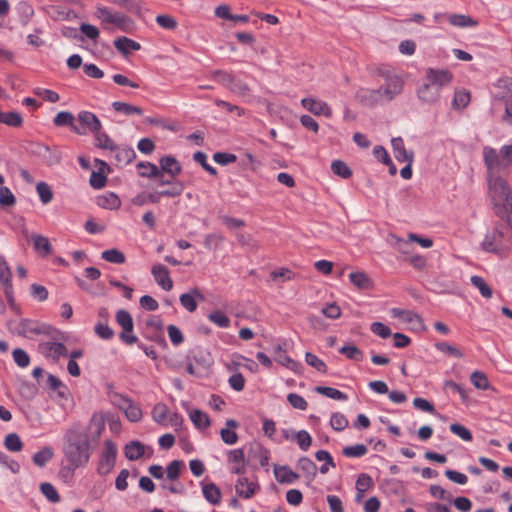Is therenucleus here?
<instances>
[{
	"label": "nucleus",
	"instance_id": "obj_6",
	"mask_svg": "<svg viewBox=\"0 0 512 512\" xmlns=\"http://www.w3.org/2000/svg\"><path fill=\"white\" fill-rule=\"evenodd\" d=\"M17 334L26 338H31L34 335H48L56 338L55 334H60V331L45 323L31 319H23L18 325Z\"/></svg>",
	"mask_w": 512,
	"mask_h": 512
},
{
	"label": "nucleus",
	"instance_id": "obj_22",
	"mask_svg": "<svg viewBox=\"0 0 512 512\" xmlns=\"http://www.w3.org/2000/svg\"><path fill=\"white\" fill-rule=\"evenodd\" d=\"M391 145H392L394 156L397 161L404 162V161L413 159V153L408 152L405 149L404 141L401 137L392 138Z\"/></svg>",
	"mask_w": 512,
	"mask_h": 512
},
{
	"label": "nucleus",
	"instance_id": "obj_52",
	"mask_svg": "<svg viewBox=\"0 0 512 512\" xmlns=\"http://www.w3.org/2000/svg\"><path fill=\"white\" fill-rule=\"evenodd\" d=\"M16 204V197L7 186L0 185V208L12 207Z\"/></svg>",
	"mask_w": 512,
	"mask_h": 512
},
{
	"label": "nucleus",
	"instance_id": "obj_12",
	"mask_svg": "<svg viewBox=\"0 0 512 512\" xmlns=\"http://www.w3.org/2000/svg\"><path fill=\"white\" fill-rule=\"evenodd\" d=\"M425 80L441 92L451 82L452 74L445 69L429 68L426 70Z\"/></svg>",
	"mask_w": 512,
	"mask_h": 512
},
{
	"label": "nucleus",
	"instance_id": "obj_24",
	"mask_svg": "<svg viewBox=\"0 0 512 512\" xmlns=\"http://www.w3.org/2000/svg\"><path fill=\"white\" fill-rule=\"evenodd\" d=\"M31 241L33 243L35 251L39 255L46 257L52 252V246L47 237L40 234H32Z\"/></svg>",
	"mask_w": 512,
	"mask_h": 512
},
{
	"label": "nucleus",
	"instance_id": "obj_50",
	"mask_svg": "<svg viewBox=\"0 0 512 512\" xmlns=\"http://www.w3.org/2000/svg\"><path fill=\"white\" fill-rule=\"evenodd\" d=\"M331 171L335 175H337L343 179H348L352 175L351 169L348 167V165L345 162H343L341 160L332 161Z\"/></svg>",
	"mask_w": 512,
	"mask_h": 512
},
{
	"label": "nucleus",
	"instance_id": "obj_21",
	"mask_svg": "<svg viewBox=\"0 0 512 512\" xmlns=\"http://www.w3.org/2000/svg\"><path fill=\"white\" fill-rule=\"evenodd\" d=\"M203 497L212 505H217L221 501V491L214 483L201 482Z\"/></svg>",
	"mask_w": 512,
	"mask_h": 512
},
{
	"label": "nucleus",
	"instance_id": "obj_43",
	"mask_svg": "<svg viewBox=\"0 0 512 512\" xmlns=\"http://www.w3.org/2000/svg\"><path fill=\"white\" fill-rule=\"evenodd\" d=\"M470 102V93L466 90H458L454 93L452 107L456 110L464 109Z\"/></svg>",
	"mask_w": 512,
	"mask_h": 512
},
{
	"label": "nucleus",
	"instance_id": "obj_48",
	"mask_svg": "<svg viewBox=\"0 0 512 512\" xmlns=\"http://www.w3.org/2000/svg\"><path fill=\"white\" fill-rule=\"evenodd\" d=\"M123 412L130 422H139L143 415L141 408L133 400H131Z\"/></svg>",
	"mask_w": 512,
	"mask_h": 512
},
{
	"label": "nucleus",
	"instance_id": "obj_34",
	"mask_svg": "<svg viewBox=\"0 0 512 512\" xmlns=\"http://www.w3.org/2000/svg\"><path fill=\"white\" fill-rule=\"evenodd\" d=\"M137 168L140 170L141 177L158 178L161 176L160 169L151 162H139Z\"/></svg>",
	"mask_w": 512,
	"mask_h": 512
},
{
	"label": "nucleus",
	"instance_id": "obj_1",
	"mask_svg": "<svg viewBox=\"0 0 512 512\" xmlns=\"http://www.w3.org/2000/svg\"><path fill=\"white\" fill-rule=\"evenodd\" d=\"M62 452L69 472L74 473L77 468L85 466L90 459L88 434L77 426L67 430Z\"/></svg>",
	"mask_w": 512,
	"mask_h": 512
},
{
	"label": "nucleus",
	"instance_id": "obj_17",
	"mask_svg": "<svg viewBox=\"0 0 512 512\" xmlns=\"http://www.w3.org/2000/svg\"><path fill=\"white\" fill-rule=\"evenodd\" d=\"M258 488V484L252 480H249L247 477H240L235 484L237 495L244 499L251 498L256 493Z\"/></svg>",
	"mask_w": 512,
	"mask_h": 512
},
{
	"label": "nucleus",
	"instance_id": "obj_54",
	"mask_svg": "<svg viewBox=\"0 0 512 512\" xmlns=\"http://www.w3.org/2000/svg\"><path fill=\"white\" fill-rule=\"evenodd\" d=\"M43 158L48 166H55L61 162L62 155L58 149H51L48 146H44Z\"/></svg>",
	"mask_w": 512,
	"mask_h": 512
},
{
	"label": "nucleus",
	"instance_id": "obj_39",
	"mask_svg": "<svg viewBox=\"0 0 512 512\" xmlns=\"http://www.w3.org/2000/svg\"><path fill=\"white\" fill-rule=\"evenodd\" d=\"M0 123L6 124L10 127H20L23 124L22 116L14 111L3 112L0 114Z\"/></svg>",
	"mask_w": 512,
	"mask_h": 512
},
{
	"label": "nucleus",
	"instance_id": "obj_44",
	"mask_svg": "<svg viewBox=\"0 0 512 512\" xmlns=\"http://www.w3.org/2000/svg\"><path fill=\"white\" fill-rule=\"evenodd\" d=\"M470 281H471L472 285L475 286L479 290L480 294L484 298L489 299L492 297V289L486 283V281L484 280L483 277L478 276V275H473L471 277Z\"/></svg>",
	"mask_w": 512,
	"mask_h": 512
},
{
	"label": "nucleus",
	"instance_id": "obj_58",
	"mask_svg": "<svg viewBox=\"0 0 512 512\" xmlns=\"http://www.w3.org/2000/svg\"><path fill=\"white\" fill-rule=\"evenodd\" d=\"M209 321L214 323L220 328H228L230 326V319L222 311L216 310L208 315Z\"/></svg>",
	"mask_w": 512,
	"mask_h": 512
},
{
	"label": "nucleus",
	"instance_id": "obj_33",
	"mask_svg": "<svg viewBox=\"0 0 512 512\" xmlns=\"http://www.w3.org/2000/svg\"><path fill=\"white\" fill-rule=\"evenodd\" d=\"M434 347L436 348L437 351L444 353L445 355H448V356H451V357H454L457 359H461L464 357L463 352L458 347H456L455 345H452L448 342H444V341L436 342L434 344Z\"/></svg>",
	"mask_w": 512,
	"mask_h": 512
},
{
	"label": "nucleus",
	"instance_id": "obj_63",
	"mask_svg": "<svg viewBox=\"0 0 512 512\" xmlns=\"http://www.w3.org/2000/svg\"><path fill=\"white\" fill-rule=\"evenodd\" d=\"M167 333H168V337H169L171 343L174 346H179L180 344L183 343V341H184L183 333L176 325H173V324L168 325Z\"/></svg>",
	"mask_w": 512,
	"mask_h": 512
},
{
	"label": "nucleus",
	"instance_id": "obj_15",
	"mask_svg": "<svg viewBox=\"0 0 512 512\" xmlns=\"http://www.w3.org/2000/svg\"><path fill=\"white\" fill-rule=\"evenodd\" d=\"M441 96V92L437 90L434 86L425 82L419 86L417 89V97L418 99L425 104H434L436 103Z\"/></svg>",
	"mask_w": 512,
	"mask_h": 512
},
{
	"label": "nucleus",
	"instance_id": "obj_56",
	"mask_svg": "<svg viewBox=\"0 0 512 512\" xmlns=\"http://www.w3.org/2000/svg\"><path fill=\"white\" fill-rule=\"evenodd\" d=\"M152 419L158 424H164L168 416V407L164 403H157L151 412Z\"/></svg>",
	"mask_w": 512,
	"mask_h": 512
},
{
	"label": "nucleus",
	"instance_id": "obj_14",
	"mask_svg": "<svg viewBox=\"0 0 512 512\" xmlns=\"http://www.w3.org/2000/svg\"><path fill=\"white\" fill-rule=\"evenodd\" d=\"M302 106L307 109L309 112L314 115H323L325 117H330L332 115V110L328 106L326 102L321 100H317L314 98H303L301 100Z\"/></svg>",
	"mask_w": 512,
	"mask_h": 512
},
{
	"label": "nucleus",
	"instance_id": "obj_64",
	"mask_svg": "<svg viewBox=\"0 0 512 512\" xmlns=\"http://www.w3.org/2000/svg\"><path fill=\"white\" fill-rule=\"evenodd\" d=\"M305 361L309 366L315 368L318 372H326V364L315 354L307 352L305 354Z\"/></svg>",
	"mask_w": 512,
	"mask_h": 512
},
{
	"label": "nucleus",
	"instance_id": "obj_62",
	"mask_svg": "<svg viewBox=\"0 0 512 512\" xmlns=\"http://www.w3.org/2000/svg\"><path fill=\"white\" fill-rule=\"evenodd\" d=\"M12 357L14 362L21 368H26L30 364V356L21 348L14 349Z\"/></svg>",
	"mask_w": 512,
	"mask_h": 512
},
{
	"label": "nucleus",
	"instance_id": "obj_32",
	"mask_svg": "<svg viewBox=\"0 0 512 512\" xmlns=\"http://www.w3.org/2000/svg\"><path fill=\"white\" fill-rule=\"evenodd\" d=\"M449 22L452 26L460 28L476 27L478 25L476 20L463 14H451L449 16Z\"/></svg>",
	"mask_w": 512,
	"mask_h": 512
},
{
	"label": "nucleus",
	"instance_id": "obj_30",
	"mask_svg": "<svg viewBox=\"0 0 512 512\" xmlns=\"http://www.w3.org/2000/svg\"><path fill=\"white\" fill-rule=\"evenodd\" d=\"M112 108L116 112H119L126 116H132L134 114L141 116L143 114V110L140 107L126 102L115 101L112 103Z\"/></svg>",
	"mask_w": 512,
	"mask_h": 512
},
{
	"label": "nucleus",
	"instance_id": "obj_25",
	"mask_svg": "<svg viewBox=\"0 0 512 512\" xmlns=\"http://www.w3.org/2000/svg\"><path fill=\"white\" fill-rule=\"evenodd\" d=\"M391 314L394 318H398L406 323L422 325L423 322L421 316L411 310L393 308Z\"/></svg>",
	"mask_w": 512,
	"mask_h": 512
},
{
	"label": "nucleus",
	"instance_id": "obj_10",
	"mask_svg": "<svg viewBox=\"0 0 512 512\" xmlns=\"http://www.w3.org/2000/svg\"><path fill=\"white\" fill-rule=\"evenodd\" d=\"M483 161L487 168V175H497L496 171L507 169L498 151L490 146L483 148Z\"/></svg>",
	"mask_w": 512,
	"mask_h": 512
},
{
	"label": "nucleus",
	"instance_id": "obj_11",
	"mask_svg": "<svg viewBox=\"0 0 512 512\" xmlns=\"http://www.w3.org/2000/svg\"><path fill=\"white\" fill-rule=\"evenodd\" d=\"M12 272L3 255L0 254V285L3 287L6 299L10 305L14 302L12 287Z\"/></svg>",
	"mask_w": 512,
	"mask_h": 512
},
{
	"label": "nucleus",
	"instance_id": "obj_8",
	"mask_svg": "<svg viewBox=\"0 0 512 512\" xmlns=\"http://www.w3.org/2000/svg\"><path fill=\"white\" fill-rule=\"evenodd\" d=\"M77 119L79 125L73 126V131L79 135H85L88 132L94 134L102 128L99 118L90 111L79 112Z\"/></svg>",
	"mask_w": 512,
	"mask_h": 512
},
{
	"label": "nucleus",
	"instance_id": "obj_31",
	"mask_svg": "<svg viewBox=\"0 0 512 512\" xmlns=\"http://www.w3.org/2000/svg\"><path fill=\"white\" fill-rule=\"evenodd\" d=\"M53 456V449L49 446H46L33 455L32 461L36 466L42 468L47 465V463L53 458Z\"/></svg>",
	"mask_w": 512,
	"mask_h": 512
},
{
	"label": "nucleus",
	"instance_id": "obj_38",
	"mask_svg": "<svg viewBox=\"0 0 512 512\" xmlns=\"http://www.w3.org/2000/svg\"><path fill=\"white\" fill-rule=\"evenodd\" d=\"M112 151L115 152V158L122 165L129 164L135 157V151L129 147L117 146V149Z\"/></svg>",
	"mask_w": 512,
	"mask_h": 512
},
{
	"label": "nucleus",
	"instance_id": "obj_41",
	"mask_svg": "<svg viewBox=\"0 0 512 512\" xmlns=\"http://www.w3.org/2000/svg\"><path fill=\"white\" fill-rule=\"evenodd\" d=\"M36 192L43 205H47L53 199V191L46 182H39L36 184Z\"/></svg>",
	"mask_w": 512,
	"mask_h": 512
},
{
	"label": "nucleus",
	"instance_id": "obj_29",
	"mask_svg": "<svg viewBox=\"0 0 512 512\" xmlns=\"http://www.w3.org/2000/svg\"><path fill=\"white\" fill-rule=\"evenodd\" d=\"M189 418L198 429H206L210 426V418L207 413L200 409H191L189 412Z\"/></svg>",
	"mask_w": 512,
	"mask_h": 512
},
{
	"label": "nucleus",
	"instance_id": "obj_42",
	"mask_svg": "<svg viewBox=\"0 0 512 512\" xmlns=\"http://www.w3.org/2000/svg\"><path fill=\"white\" fill-rule=\"evenodd\" d=\"M96 146L101 149L115 150L117 149V145L114 141L104 132L98 130V132L94 133Z\"/></svg>",
	"mask_w": 512,
	"mask_h": 512
},
{
	"label": "nucleus",
	"instance_id": "obj_40",
	"mask_svg": "<svg viewBox=\"0 0 512 512\" xmlns=\"http://www.w3.org/2000/svg\"><path fill=\"white\" fill-rule=\"evenodd\" d=\"M116 321L125 332H133L134 324L130 313L126 310H119L116 313Z\"/></svg>",
	"mask_w": 512,
	"mask_h": 512
},
{
	"label": "nucleus",
	"instance_id": "obj_26",
	"mask_svg": "<svg viewBox=\"0 0 512 512\" xmlns=\"http://www.w3.org/2000/svg\"><path fill=\"white\" fill-rule=\"evenodd\" d=\"M274 474L277 481L283 484H293L299 478L298 474L288 466H276Z\"/></svg>",
	"mask_w": 512,
	"mask_h": 512
},
{
	"label": "nucleus",
	"instance_id": "obj_2",
	"mask_svg": "<svg viewBox=\"0 0 512 512\" xmlns=\"http://www.w3.org/2000/svg\"><path fill=\"white\" fill-rule=\"evenodd\" d=\"M379 75L383 83L377 89L362 88L357 92V98L367 106L390 102L403 91L404 81L399 75L388 69H380Z\"/></svg>",
	"mask_w": 512,
	"mask_h": 512
},
{
	"label": "nucleus",
	"instance_id": "obj_46",
	"mask_svg": "<svg viewBox=\"0 0 512 512\" xmlns=\"http://www.w3.org/2000/svg\"><path fill=\"white\" fill-rule=\"evenodd\" d=\"M297 468L310 477H314L317 472L316 464L308 457H301L297 462Z\"/></svg>",
	"mask_w": 512,
	"mask_h": 512
},
{
	"label": "nucleus",
	"instance_id": "obj_9",
	"mask_svg": "<svg viewBox=\"0 0 512 512\" xmlns=\"http://www.w3.org/2000/svg\"><path fill=\"white\" fill-rule=\"evenodd\" d=\"M60 334H55V337H52L54 341H43L38 345V351L46 358H50L54 361H57L60 357L65 356L67 354L66 346L56 341Z\"/></svg>",
	"mask_w": 512,
	"mask_h": 512
},
{
	"label": "nucleus",
	"instance_id": "obj_13",
	"mask_svg": "<svg viewBox=\"0 0 512 512\" xmlns=\"http://www.w3.org/2000/svg\"><path fill=\"white\" fill-rule=\"evenodd\" d=\"M151 273L155 282L165 291H170L173 288V281L170 277L169 270L163 264H155L152 266Z\"/></svg>",
	"mask_w": 512,
	"mask_h": 512
},
{
	"label": "nucleus",
	"instance_id": "obj_49",
	"mask_svg": "<svg viewBox=\"0 0 512 512\" xmlns=\"http://www.w3.org/2000/svg\"><path fill=\"white\" fill-rule=\"evenodd\" d=\"M75 117L71 112L61 111L59 112L53 119V123L55 126H70L73 129Z\"/></svg>",
	"mask_w": 512,
	"mask_h": 512
},
{
	"label": "nucleus",
	"instance_id": "obj_5",
	"mask_svg": "<svg viewBox=\"0 0 512 512\" xmlns=\"http://www.w3.org/2000/svg\"><path fill=\"white\" fill-rule=\"evenodd\" d=\"M507 222L505 224L496 225V227L488 231L481 243V247L486 252L499 253L506 247V243L511 242V237L505 232L508 229ZM512 229V226L510 227Z\"/></svg>",
	"mask_w": 512,
	"mask_h": 512
},
{
	"label": "nucleus",
	"instance_id": "obj_61",
	"mask_svg": "<svg viewBox=\"0 0 512 512\" xmlns=\"http://www.w3.org/2000/svg\"><path fill=\"white\" fill-rule=\"evenodd\" d=\"M330 425L335 431H343L348 426V420L344 414L335 412L331 415Z\"/></svg>",
	"mask_w": 512,
	"mask_h": 512
},
{
	"label": "nucleus",
	"instance_id": "obj_53",
	"mask_svg": "<svg viewBox=\"0 0 512 512\" xmlns=\"http://www.w3.org/2000/svg\"><path fill=\"white\" fill-rule=\"evenodd\" d=\"M470 381L475 388L480 390H487L490 387L486 374L481 371H474L470 376Z\"/></svg>",
	"mask_w": 512,
	"mask_h": 512
},
{
	"label": "nucleus",
	"instance_id": "obj_51",
	"mask_svg": "<svg viewBox=\"0 0 512 512\" xmlns=\"http://www.w3.org/2000/svg\"><path fill=\"white\" fill-rule=\"evenodd\" d=\"M368 448L364 444H356L352 446H346L342 453L348 458H360L366 455Z\"/></svg>",
	"mask_w": 512,
	"mask_h": 512
},
{
	"label": "nucleus",
	"instance_id": "obj_35",
	"mask_svg": "<svg viewBox=\"0 0 512 512\" xmlns=\"http://www.w3.org/2000/svg\"><path fill=\"white\" fill-rule=\"evenodd\" d=\"M315 391L333 400L345 401L348 399L345 393L333 387L317 386Z\"/></svg>",
	"mask_w": 512,
	"mask_h": 512
},
{
	"label": "nucleus",
	"instance_id": "obj_55",
	"mask_svg": "<svg viewBox=\"0 0 512 512\" xmlns=\"http://www.w3.org/2000/svg\"><path fill=\"white\" fill-rule=\"evenodd\" d=\"M349 279L357 288L367 289L370 286V279L364 272H352Z\"/></svg>",
	"mask_w": 512,
	"mask_h": 512
},
{
	"label": "nucleus",
	"instance_id": "obj_59",
	"mask_svg": "<svg viewBox=\"0 0 512 512\" xmlns=\"http://www.w3.org/2000/svg\"><path fill=\"white\" fill-rule=\"evenodd\" d=\"M40 491L50 502L58 503L60 501V495L51 483H42L40 485Z\"/></svg>",
	"mask_w": 512,
	"mask_h": 512
},
{
	"label": "nucleus",
	"instance_id": "obj_47",
	"mask_svg": "<svg viewBox=\"0 0 512 512\" xmlns=\"http://www.w3.org/2000/svg\"><path fill=\"white\" fill-rule=\"evenodd\" d=\"M339 353L357 362L362 361L364 357L363 352L355 345H344L339 349Z\"/></svg>",
	"mask_w": 512,
	"mask_h": 512
},
{
	"label": "nucleus",
	"instance_id": "obj_20",
	"mask_svg": "<svg viewBox=\"0 0 512 512\" xmlns=\"http://www.w3.org/2000/svg\"><path fill=\"white\" fill-rule=\"evenodd\" d=\"M277 351H279V355L275 358L276 362L280 365L286 367L291 370L295 374H301L303 371V366L300 362L293 360L286 353L282 352V348L280 345L277 346Z\"/></svg>",
	"mask_w": 512,
	"mask_h": 512
},
{
	"label": "nucleus",
	"instance_id": "obj_57",
	"mask_svg": "<svg viewBox=\"0 0 512 512\" xmlns=\"http://www.w3.org/2000/svg\"><path fill=\"white\" fill-rule=\"evenodd\" d=\"M183 467L184 464L180 460H173L170 462L166 469V479L169 481H177Z\"/></svg>",
	"mask_w": 512,
	"mask_h": 512
},
{
	"label": "nucleus",
	"instance_id": "obj_36",
	"mask_svg": "<svg viewBox=\"0 0 512 512\" xmlns=\"http://www.w3.org/2000/svg\"><path fill=\"white\" fill-rule=\"evenodd\" d=\"M229 81V88L232 92L240 95L246 96L249 93L248 85L243 82L241 79H238L232 75H227Z\"/></svg>",
	"mask_w": 512,
	"mask_h": 512
},
{
	"label": "nucleus",
	"instance_id": "obj_45",
	"mask_svg": "<svg viewBox=\"0 0 512 512\" xmlns=\"http://www.w3.org/2000/svg\"><path fill=\"white\" fill-rule=\"evenodd\" d=\"M5 448L11 452H19L23 449V442L17 433H9L4 440Z\"/></svg>",
	"mask_w": 512,
	"mask_h": 512
},
{
	"label": "nucleus",
	"instance_id": "obj_60",
	"mask_svg": "<svg viewBox=\"0 0 512 512\" xmlns=\"http://www.w3.org/2000/svg\"><path fill=\"white\" fill-rule=\"evenodd\" d=\"M108 397L111 404L121 411H123L132 400L131 398L118 392H111L109 393Z\"/></svg>",
	"mask_w": 512,
	"mask_h": 512
},
{
	"label": "nucleus",
	"instance_id": "obj_16",
	"mask_svg": "<svg viewBox=\"0 0 512 512\" xmlns=\"http://www.w3.org/2000/svg\"><path fill=\"white\" fill-rule=\"evenodd\" d=\"M248 458L265 467L269 464L270 452L262 444L254 442L249 445Z\"/></svg>",
	"mask_w": 512,
	"mask_h": 512
},
{
	"label": "nucleus",
	"instance_id": "obj_28",
	"mask_svg": "<svg viewBox=\"0 0 512 512\" xmlns=\"http://www.w3.org/2000/svg\"><path fill=\"white\" fill-rule=\"evenodd\" d=\"M97 205L103 209L117 210L121 205V201L115 193L108 192L97 198Z\"/></svg>",
	"mask_w": 512,
	"mask_h": 512
},
{
	"label": "nucleus",
	"instance_id": "obj_18",
	"mask_svg": "<svg viewBox=\"0 0 512 512\" xmlns=\"http://www.w3.org/2000/svg\"><path fill=\"white\" fill-rule=\"evenodd\" d=\"M146 449H149L151 455L153 451L150 447H146L140 441L133 440L125 445L124 454L128 460L135 461L145 455Z\"/></svg>",
	"mask_w": 512,
	"mask_h": 512
},
{
	"label": "nucleus",
	"instance_id": "obj_4",
	"mask_svg": "<svg viewBox=\"0 0 512 512\" xmlns=\"http://www.w3.org/2000/svg\"><path fill=\"white\" fill-rule=\"evenodd\" d=\"M95 16L107 30L116 28L122 32L129 33L134 28V22L129 16L106 6L97 7Z\"/></svg>",
	"mask_w": 512,
	"mask_h": 512
},
{
	"label": "nucleus",
	"instance_id": "obj_27",
	"mask_svg": "<svg viewBox=\"0 0 512 512\" xmlns=\"http://www.w3.org/2000/svg\"><path fill=\"white\" fill-rule=\"evenodd\" d=\"M198 299H203V295L197 289L192 290L190 293H184L180 296V304L189 312H194L197 309Z\"/></svg>",
	"mask_w": 512,
	"mask_h": 512
},
{
	"label": "nucleus",
	"instance_id": "obj_23",
	"mask_svg": "<svg viewBox=\"0 0 512 512\" xmlns=\"http://www.w3.org/2000/svg\"><path fill=\"white\" fill-rule=\"evenodd\" d=\"M114 46L123 55H128L132 51L141 49L140 43L125 36L116 38L114 40Z\"/></svg>",
	"mask_w": 512,
	"mask_h": 512
},
{
	"label": "nucleus",
	"instance_id": "obj_37",
	"mask_svg": "<svg viewBox=\"0 0 512 512\" xmlns=\"http://www.w3.org/2000/svg\"><path fill=\"white\" fill-rule=\"evenodd\" d=\"M101 258L113 264H123L126 260L124 253L116 248L103 251Z\"/></svg>",
	"mask_w": 512,
	"mask_h": 512
},
{
	"label": "nucleus",
	"instance_id": "obj_7",
	"mask_svg": "<svg viewBox=\"0 0 512 512\" xmlns=\"http://www.w3.org/2000/svg\"><path fill=\"white\" fill-rule=\"evenodd\" d=\"M117 456V447L111 440L104 442V448L100 455L97 472L105 476L109 474L115 466Z\"/></svg>",
	"mask_w": 512,
	"mask_h": 512
},
{
	"label": "nucleus",
	"instance_id": "obj_3",
	"mask_svg": "<svg viewBox=\"0 0 512 512\" xmlns=\"http://www.w3.org/2000/svg\"><path fill=\"white\" fill-rule=\"evenodd\" d=\"M488 194L501 219L506 220L507 226L512 227V190L508 182L499 175H487Z\"/></svg>",
	"mask_w": 512,
	"mask_h": 512
},
{
	"label": "nucleus",
	"instance_id": "obj_19",
	"mask_svg": "<svg viewBox=\"0 0 512 512\" xmlns=\"http://www.w3.org/2000/svg\"><path fill=\"white\" fill-rule=\"evenodd\" d=\"M161 175L167 173L172 177L179 175L182 167L178 160L173 156H164L159 160Z\"/></svg>",
	"mask_w": 512,
	"mask_h": 512
}]
</instances>
